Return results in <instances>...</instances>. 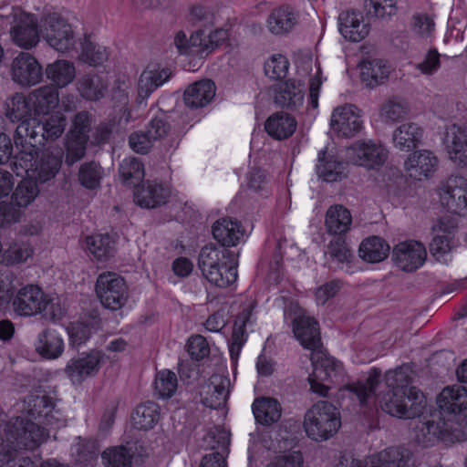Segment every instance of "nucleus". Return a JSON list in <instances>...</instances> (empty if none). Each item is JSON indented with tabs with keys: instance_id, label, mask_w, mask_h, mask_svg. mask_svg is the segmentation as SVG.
<instances>
[{
	"instance_id": "1",
	"label": "nucleus",
	"mask_w": 467,
	"mask_h": 467,
	"mask_svg": "<svg viewBox=\"0 0 467 467\" xmlns=\"http://www.w3.org/2000/svg\"><path fill=\"white\" fill-rule=\"evenodd\" d=\"M0 413V467H36L30 457L17 448L33 450L43 443L48 433L35 422L16 417L6 421Z\"/></svg>"
},
{
	"instance_id": "2",
	"label": "nucleus",
	"mask_w": 467,
	"mask_h": 467,
	"mask_svg": "<svg viewBox=\"0 0 467 467\" xmlns=\"http://www.w3.org/2000/svg\"><path fill=\"white\" fill-rule=\"evenodd\" d=\"M66 126V117L58 112L42 120L30 119L21 122L14 135L15 146L19 150L16 157V166L20 165L28 174L34 176L36 163L39 162L38 148L61 137Z\"/></svg>"
},
{
	"instance_id": "3",
	"label": "nucleus",
	"mask_w": 467,
	"mask_h": 467,
	"mask_svg": "<svg viewBox=\"0 0 467 467\" xmlns=\"http://www.w3.org/2000/svg\"><path fill=\"white\" fill-rule=\"evenodd\" d=\"M410 381L407 368L400 367L387 371L385 383L389 390L377 397L383 411L406 419L415 418L422 413L426 403L425 397L417 388L410 387Z\"/></svg>"
},
{
	"instance_id": "4",
	"label": "nucleus",
	"mask_w": 467,
	"mask_h": 467,
	"mask_svg": "<svg viewBox=\"0 0 467 467\" xmlns=\"http://www.w3.org/2000/svg\"><path fill=\"white\" fill-rule=\"evenodd\" d=\"M230 252L208 244L202 248L198 257V266L202 276L216 287L224 288L237 279L236 266L227 264Z\"/></svg>"
},
{
	"instance_id": "5",
	"label": "nucleus",
	"mask_w": 467,
	"mask_h": 467,
	"mask_svg": "<svg viewBox=\"0 0 467 467\" xmlns=\"http://www.w3.org/2000/svg\"><path fill=\"white\" fill-rule=\"evenodd\" d=\"M341 426L338 409L328 401H318L304 416L303 427L306 436L316 441L333 437Z\"/></svg>"
},
{
	"instance_id": "6",
	"label": "nucleus",
	"mask_w": 467,
	"mask_h": 467,
	"mask_svg": "<svg viewBox=\"0 0 467 467\" xmlns=\"http://www.w3.org/2000/svg\"><path fill=\"white\" fill-rule=\"evenodd\" d=\"M39 32L44 40L59 53L68 54L77 50L78 40L76 33L59 13L45 15L39 22Z\"/></svg>"
},
{
	"instance_id": "7",
	"label": "nucleus",
	"mask_w": 467,
	"mask_h": 467,
	"mask_svg": "<svg viewBox=\"0 0 467 467\" xmlns=\"http://www.w3.org/2000/svg\"><path fill=\"white\" fill-rule=\"evenodd\" d=\"M15 165V171L16 175L22 176L23 173L26 175V178L22 180L12 195L14 203L20 207L28 206L38 195L39 189L36 184V181L45 182L54 178L58 170V161L52 159L47 162L43 161L36 163V170L34 171L35 175L28 174L20 165Z\"/></svg>"
},
{
	"instance_id": "8",
	"label": "nucleus",
	"mask_w": 467,
	"mask_h": 467,
	"mask_svg": "<svg viewBox=\"0 0 467 467\" xmlns=\"http://www.w3.org/2000/svg\"><path fill=\"white\" fill-rule=\"evenodd\" d=\"M389 156L388 149L374 140H359L346 150L347 160L368 170L381 167Z\"/></svg>"
},
{
	"instance_id": "9",
	"label": "nucleus",
	"mask_w": 467,
	"mask_h": 467,
	"mask_svg": "<svg viewBox=\"0 0 467 467\" xmlns=\"http://www.w3.org/2000/svg\"><path fill=\"white\" fill-rule=\"evenodd\" d=\"M91 123L92 116L88 112L76 114L66 140L65 161L67 165H73L85 156Z\"/></svg>"
},
{
	"instance_id": "10",
	"label": "nucleus",
	"mask_w": 467,
	"mask_h": 467,
	"mask_svg": "<svg viewBox=\"0 0 467 467\" xmlns=\"http://www.w3.org/2000/svg\"><path fill=\"white\" fill-rule=\"evenodd\" d=\"M440 204L449 213L467 214V179L451 176L440 182L437 188Z\"/></svg>"
},
{
	"instance_id": "11",
	"label": "nucleus",
	"mask_w": 467,
	"mask_h": 467,
	"mask_svg": "<svg viewBox=\"0 0 467 467\" xmlns=\"http://www.w3.org/2000/svg\"><path fill=\"white\" fill-rule=\"evenodd\" d=\"M96 293L101 304L110 310L121 308L128 299L124 279L113 272H105L98 276Z\"/></svg>"
},
{
	"instance_id": "12",
	"label": "nucleus",
	"mask_w": 467,
	"mask_h": 467,
	"mask_svg": "<svg viewBox=\"0 0 467 467\" xmlns=\"http://www.w3.org/2000/svg\"><path fill=\"white\" fill-rule=\"evenodd\" d=\"M14 25L10 30L13 42L25 49L36 47L39 42V24L34 15L26 13L20 8L12 9Z\"/></svg>"
},
{
	"instance_id": "13",
	"label": "nucleus",
	"mask_w": 467,
	"mask_h": 467,
	"mask_svg": "<svg viewBox=\"0 0 467 467\" xmlns=\"http://www.w3.org/2000/svg\"><path fill=\"white\" fill-rule=\"evenodd\" d=\"M105 355L100 350H91L68 360L65 373L74 384H80L86 379L98 374L104 363Z\"/></svg>"
},
{
	"instance_id": "14",
	"label": "nucleus",
	"mask_w": 467,
	"mask_h": 467,
	"mask_svg": "<svg viewBox=\"0 0 467 467\" xmlns=\"http://www.w3.org/2000/svg\"><path fill=\"white\" fill-rule=\"evenodd\" d=\"M11 78L21 87H32L42 80L43 69L36 58L27 52H20L10 67Z\"/></svg>"
},
{
	"instance_id": "15",
	"label": "nucleus",
	"mask_w": 467,
	"mask_h": 467,
	"mask_svg": "<svg viewBox=\"0 0 467 467\" xmlns=\"http://www.w3.org/2000/svg\"><path fill=\"white\" fill-rule=\"evenodd\" d=\"M313 364V371L308 377V382L312 392L319 396L327 397L336 379L342 371V364L331 358H326L320 362Z\"/></svg>"
},
{
	"instance_id": "16",
	"label": "nucleus",
	"mask_w": 467,
	"mask_h": 467,
	"mask_svg": "<svg viewBox=\"0 0 467 467\" xmlns=\"http://www.w3.org/2000/svg\"><path fill=\"white\" fill-rule=\"evenodd\" d=\"M427 256L425 246L417 241L409 240L396 244L392 251L395 265L405 272H413L423 265Z\"/></svg>"
},
{
	"instance_id": "17",
	"label": "nucleus",
	"mask_w": 467,
	"mask_h": 467,
	"mask_svg": "<svg viewBox=\"0 0 467 467\" xmlns=\"http://www.w3.org/2000/svg\"><path fill=\"white\" fill-rule=\"evenodd\" d=\"M380 375L379 369L372 368L365 381L358 380L340 388L337 391V399L342 400L348 399L360 406L367 405L374 397Z\"/></svg>"
},
{
	"instance_id": "18",
	"label": "nucleus",
	"mask_w": 467,
	"mask_h": 467,
	"mask_svg": "<svg viewBox=\"0 0 467 467\" xmlns=\"http://www.w3.org/2000/svg\"><path fill=\"white\" fill-rule=\"evenodd\" d=\"M438 157L429 150H418L410 153L404 161L408 176L415 181L431 178L438 168Z\"/></svg>"
},
{
	"instance_id": "19",
	"label": "nucleus",
	"mask_w": 467,
	"mask_h": 467,
	"mask_svg": "<svg viewBox=\"0 0 467 467\" xmlns=\"http://www.w3.org/2000/svg\"><path fill=\"white\" fill-rule=\"evenodd\" d=\"M45 294L36 285H26L21 287L12 300L14 312L20 317H33L41 314Z\"/></svg>"
},
{
	"instance_id": "20",
	"label": "nucleus",
	"mask_w": 467,
	"mask_h": 467,
	"mask_svg": "<svg viewBox=\"0 0 467 467\" xmlns=\"http://www.w3.org/2000/svg\"><path fill=\"white\" fill-rule=\"evenodd\" d=\"M360 111L352 104L337 107L330 119L331 129L344 137H352L362 129Z\"/></svg>"
},
{
	"instance_id": "21",
	"label": "nucleus",
	"mask_w": 467,
	"mask_h": 467,
	"mask_svg": "<svg viewBox=\"0 0 467 467\" xmlns=\"http://www.w3.org/2000/svg\"><path fill=\"white\" fill-rule=\"evenodd\" d=\"M450 431L448 422L441 418L438 420H416L411 429V439L422 447L434 445L443 440Z\"/></svg>"
},
{
	"instance_id": "22",
	"label": "nucleus",
	"mask_w": 467,
	"mask_h": 467,
	"mask_svg": "<svg viewBox=\"0 0 467 467\" xmlns=\"http://www.w3.org/2000/svg\"><path fill=\"white\" fill-rule=\"evenodd\" d=\"M455 228V222L450 218L443 217L439 221L437 234L430 244V252L437 261L443 264H448L450 261V254L454 246Z\"/></svg>"
},
{
	"instance_id": "23",
	"label": "nucleus",
	"mask_w": 467,
	"mask_h": 467,
	"mask_svg": "<svg viewBox=\"0 0 467 467\" xmlns=\"http://www.w3.org/2000/svg\"><path fill=\"white\" fill-rule=\"evenodd\" d=\"M229 393V378L220 374H213L201 387V401L206 407L218 409L225 404Z\"/></svg>"
},
{
	"instance_id": "24",
	"label": "nucleus",
	"mask_w": 467,
	"mask_h": 467,
	"mask_svg": "<svg viewBox=\"0 0 467 467\" xmlns=\"http://www.w3.org/2000/svg\"><path fill=\"white\" fill-rule=\"evenodd\" d=\"M254 304L245 306L236 317L234 324L232 337L229 342V352L233 362L239 358L242 348L247 339V328L255 322L254 316Z\"/></svg>"
},
{
	"instance_id": "25",
	"label": "nucleus",
	"mask_w": 467,
	"mask_h": 467,
	"mask_svg": "<svg viewBox=\"0 0 467 467\" xmlns=\"http://www.w3.org/2000/svg\"><path fill=\"white\" fill-rule=\"evenodd\" d=\"M443 145L453 163L462 167L467 166V133L463 128L455 124L447 127Z\"/></svg>"
},
{
	"instance_id": "26",
	"label": "nucleus",
	"mask_w": 467,
	"mask_h": 467,
	"mask_svg": "<svg viewBox=\"0 0 467 467\" xmlns=\"http://www.w3.org/2000/svg\"><path fill=\"white\" fill-rule=\"evenodd\" d=\"M171 77V72L167 68H161L156 66L146 67L140 74L138 81V96L136 103L146 105L147 99L161 85H163Z\"/></svg>"
},
{
	"instance_id": "27",
	"label": "nucleus",
	"mask_w": 467,
	"mask_h": 467,
	"mask_svg": "<svg viewBox=\"0 0 467 467\" xmlns=\"http://www.w3.org/2000/svg\"><path fill=\"white\" fill-rule=\"evenodd\" d=\"M227 37V31L215 29L207 31L200 29L190 36V55L204 57L214 50Z\"/></svg>"
},
{
	"instance_id": "28",
	"label": "nucleus",
	"mask_w": 467,
	"mask_h": 467,
	"mask_svg": "<svg viewBox=\"0 0 467 467\" xmlns=\"http://www.w3.org/2000/svg\"><path fill=\"white\" fill-rule=\"evenodd\" d=\"M296 338L306 349L316 350L321 343L319 327L317 320L309 316H298L293 323Z\"/></svg>"
},
{
	"instance_id": "29",
	"label": "nucleus",
	"mask_w": 467,
	"mask_h": 467,
	"mask_svg": "<svg viewBox=\"0 0 467 467\" xmlns=\"http://www.w3.org/2000/svg\"><path fill=\"white\" fill-rule=\"evenodd\" d=\"M337 21L340 34L348 41L359 42L368 34V26L364 23L363 16L359 12L343 11Z\"/></svg>"
},
{
	"instance_id": "30",
	"label": "nucleus",
	"mask_w": 467,
	"mask_h": 467,
	"mask_svg": "<svg viewBox=\"0 0 467 467\" xmlns=\"http://www.w3.org/2000/svg\"><path fill=\"white\" fill-rule=\"evenodd\" d=\"M213 235L223 246L231 247L242 241L244 232L239 221L225 217L213 223Z\"/></svg>"
},
{
	"instance_id": "31",
	"label": "nucleus",
	"mask_w": 467,
	"mask_h": 467,
	"mask_svg": "<svg viewBox=\"0 0 467 467\" xmlns=\"http://www.w3.org/2000/svg\"><path fill=\"white\" fill-rule=\"evenodd\" d=\"M424 136L423 129L414 122H407L400 125L392 134L394 147L408 152L417 148L422 141Z\"/></svg>"
},
{
	"instance_id": "32",
	"label": "nucleus",
	"mask_w": 467,
	"mask_h": 467,
	"mask_svg": "<svg viewBox=\"0 0 467 467\" xmlns=\"http://www.w3.org/2000/svg\"><path fill=\"white\" fill-rule=\"evenodd\" d=\"M368 467H412L410 452L403 448L389 447L371 455Z\"/></svg>"
},
{
	"instance_id": "33",
	"label": "nucleus",
	"mask_w": 467,
	"mask_h": 467,
	"mask_svg": "<svg viewBox=\"0 0 467 467\" xmlns=\"http://www.w3.org/2000/svg\"><path fill=\"white\" fill-rule=\"evenodd\" d=\"M359 68L361 80L369 88L383 84L390 74L389 65L381 58H365Z\"/></svg>"
},
{
	"instance_id": "34",
	"label": "nucleus",
	"mask_w": 467,
	"mask_h": 467,
	"mask_svg": "<svg viewBox=\"0 0 467 467\" xmlns=\"http://www.w3.org/2000/svg\"><path fill=\"white\" fill-rule=\"evenodd\" d=\"M215 90L216 87L212 80L196 81L184 91V102L191 109L203 108L213 100Z\"/></svg>"
},
{
	"instance_id": "35",
	"label": "nucleus",
	"mask_w": 467,
	"mask_h": 467,
	"mask_svg": "<svg viewBox=\"0 0 467 467\" xmlns=\"http://www.w3.org/2000/svg\"><path fill=\"white\" fill-rule=\"evenodd\" d=\"M170 190L162 184L147 182L134 193L135 202L140 207L155 208L167 202Z\"/></svg>"
},
{
	"instance_id": "36",
	"label": "nucleus",
	"mask_w": 467,
	"mask_h": 467,
	"mask_svg": "<svg viewBox=\"0 0 467 467\" xmlns=\"http://www.w3.org/2000/svg\"><path fill=\"white\" fill-rule=\"evenodd\" d=\"M34 115H47L59 103L58 89L51 84L39 87L29 93Z\"/></svg>"
},
{
	"instance_id": "37",
	"label": "nucleus",
	"mask_w": 467,
	"mask_h": 467,
	"mask_svg": "<svg viewBox=\"0 0 467 467\" xmlns=\"http://www.w3.org/2000/svg\"><path fill=\"white\" fill-rule=\"evenodd\" d=\"M35 348L43 358L55 359L62 355L65 345L62 336L57 330L47 328L37 335Z\"/></svg>"
},
{
	"instance_id": "38",
	"label": "nucleus",
	"mask_w": 467,
	"mask_h": 467,
	"mask_svg": "<svg viewBox=\"0 0 467 467\" xmlns=\"http://www.w3.org/2000/svg\"><path fill=\"white\" fill-rule=\"evenodd\" d=\"M298 15L290 5L274 9L267 19L268 30L277 36L290 32L297 24Z\"/></svg>"
},
{
	"instance_id": "39",
	"label": "nucleus",
	"mask_w": 467,
	"mask_h": 467,
	"mask_svg": "<svg viewBox=\"0 0 467 467\" xmlns=\"http://www.w3.org/2000/svg\"><path fill=\"white\" fill-rule=\"evenodd\" d=\"M47 78L57 89L71 84L76 78L75 64L67 59H57L47 65L45 68Z\"/></svg>"
},
{
	"instance_id": "40",
	"label": "nucleus",
	"mask_w": 467,
	"mask_h": 467,
	"mask_svg": "<svg viewBox=\"0 0 467 467\" xmlns=\"http://www.w3.org/2000/svg\"><path fill=\"white\" fill-rule=\"evenodd\" d=\"M437 404L444 412L462 411L467 409V389L459 385L444 388L438 396Z\"/></svg>"
},
{
	"instance_id": "41",
	"label": "nucleus",
	"mask_w": 467,
	"mask_h": 467,
	"mask_svg": "<svg viewBox=\"0 0 467 467\" xmlns=\"http://www.w3.org/2000/svg\"><path fill=\"white\" fill-rule=\"evenodd\" d=\"M296 119L285 112L272 114L265 123L266 133L275 140H285L291 137L296 130Z\"/></svg>"
},
{
	"instance_id": "42",
	"label": "nucleus",
	"mask_w": 467,
	"mask_h": 467,
	"mask_svg": "<svg viewBox=\"0 0 467 467\" xmlns=\"http://www.w3.org/2000/svg\"><path fill=\"white\" fill-rule=\"evenodd\" d=\"M351 224V213L345 206L335 204L327 210L325 226L329 234H345L350 230Z\"/></svg>"
},
{
	"instance_id": "43",
	"label": "nucleus",
	"mask_w": 467,
	"mask_h": 467,
	"mask_svg": "<svg viewBox=\"0 0 467 467\" xmlns=\"http://www.w3.org/2000/svg\"><path fill=\"white\" fill-rule=\"evenodd\" d=\"M255 420L265 426L277 422L282 415L280 403L274 398L261 397L254 400L252 405Z\"/></svg>"
},
{
	"instance_id": "44",
	"label": "nucleus",
	"mask_w": 467,
	"mask_h": 467,
	"mask_svg": "<svg viewBox=\"0 0 467 467\" xmlns=\"http://www.w3.org/2000/svg\"><path fill=\"white\" fill-rule=\"evenodd\" d=\"M85 246L90 255L101 262L112 257L115 252V242L108 234H95L87 236Z\"/></svg>"
},
{
	"instance_id": "45",
	"label": "nucleus",
	"mask_w": 467,
	"mask_h": 467,
	"mask_svg": "<svg viewBox=\"0 0 467 467\" xmlns=\"http://www.w3.org/2000/svg\"><path fill=\"white\" fill-rule=\"evenodd\" d=\"M33 114L34 109L29 99V94L26 96L17 92L6 99L5 116L11 121H28Z\"/></svg>"
},
{
	"instance_id": "46",
	"label": "nucleus",
	"mask_w": 467,
	"mask_h": 467,
	"mask_svg": "<svg viewBox=\"0 0 467 467\" xmlns=\"http://www.w3.org/2000/svg\"><path fill=\"white\" fill-rule=\"evenodd\" d=\"M345 166L334 157H327V151L322 150L318 152L317 174L327 182L340 181L345 177Z\"/></svg>"
},
{
	"instance_id": "47",
	"label": "nucleus",
	"mask_w": 467,
	"mask_h": 467,
	"mask_svg": "<svg viewBox=\"0 0 467 467\" xmlns=\"http://www.w3.org/2000/svg\"><path fill=\"white\" fill-rule=\"evenodd\" d=\"M275 101L282 108L296 109L303 105V89L300 85H296L294 81H286L279 86L275 96Z\"/></svg>"
},
{
	"instance_id": "48",
	"label": "nucleus",
	"mask_w": 467,
	"mask_h": 467,
	"mask_svg": "<svg viewBox=\"0 0 467 467\" xmlns=\"http://www.w3.org/2000/svg\"><path fill=\"white\" fill-rule=\"evenodd\" d=\"M389 252V244L378 236H370L363 240L358 248L360 258L368 263L383 261L388 256Z\"/></svg>"
},
{
	"instance_id": "49",
	"label": "nucleus",
	"mask_w": 467,
	"mask_h": 467,
	"mask_svg": "<svg viewBox=\"0 0 467 467\" xmlns=\"http://www.w3.org/2000/svg\"><path fill=\"white\" fill-rule=\"evenodd\" d=\"M100 328V318L91 316L83 320L72 323L67 330L74 345L84 344L89 337Z\"/></svg>"
},
{
	"instance_id": "50",
	"label": "nucleus",
	"mask_w": 467,
	"mask_h": 467,
	"mask_svg": "<svg viewBox=\"0 0 467 467\" xmlns=\"http://www.w3.org/2000/svg\"><path fill=\"white\" fill-rule=\"evenodd\" d=\"M80 52L78 60L88 64L89 66H99L103 64L109 57V52L105 47L94 43L90 36H85L83 41L79 39Z\"/></svg>"
},
{
	"instance_id": "51",
	"label": "nucleus",
	"mask_w": 467,
	"mask_h": 467,
	"mask_svg": "<svg viewBox=\"0 0 467 467\" xmlns=\"http://www.w3.org/2000/svg\"><path fill=\"white\" fill-rule=\"evenodd\" d=\"M160 419L159 405L153 401H148L139 405L133 415L134 426L140 430L152 429Z\"/></svg>"
},
{
	"instance_id": "52",
	"label": "nucleus",
	"mask_w": 467,
	"mask_h": 467,
	"mask_svg": "<svg viewBox=\"0 0 467 467\" xmlns=\"http://www.w3.org/2000/svg\"><path fill=\"white\" fill-rule=\"evenodd\" d=\"M105 83L99 76H84L78 82L80 95L89 100H98L104 95Z\"/></svg>"
},
{
	"instance_id": "53",
	"label": "nucleus",
	"mask_w": 467,
	"mask_h": 467,
	"mask_svg": "<svg viewBox=\"0 0 467 467\" xmlns=\"http://www.w3.org/2000/svg\"><path fill=\"white\" fill-rule=\"evenodd\" d=\"M408 113L407 103L400 98H389L380 106L379 115L386 121H398L406 117Z\"/></svg>"
},
{
	"instance_id": "54",
	"label": "nucleus",
	"mask_w": 467,
	"mask_h": 467,
	"mask_svg": "<svg viewBox=\"0 0 467 467\" xmlns=\"http://www.w3.org/2000/svg\"><path fill=\"white\" fill-rule=\"evenodd\" d=\"M119 174L124 182L129 185H136L144 177V168L139 159L126 158L120 163Z\"/></svg>"
},
{
	"instance_id": "55",
	"label": "nucleus",
	"mask_w": 467,
	"mask_h": 467,
	"mask_svg": "<svg viewBox=\"0 0 467 467\" xmlns=\"http://www.w3.org/2000/svg\"><path fill=\"white\" fill-rule=\"evenodd\" d=\"M103 170L95 161L83 163L78 171V181L87 189H96L99 186Z\"/></svg>"
},
{
	"instance_id": "56",
	"label": "nucleus",
	"mask_w": 467,
	"mask_h": 467,
	"mask_svg": "<svg viewBox=\"0 0 467 467\" xmlns=\"http://www.w3.org/2000/svg\"><path fill=\"white\" fill-rule=\"evenodd\" d=\"M131 454L125 446L111 447L104 451L102 459L107 467H131Z\"/></svg>"
},
{
	"instance_id": "57",
	"label": "nucleus",
	"mask_w": 467,
	"mask_h": 467,
	"mask_svg": "<svg viewBox=\"0 0 467 467\" xmlns=\"http://www.w3.org/2000/svg\"><path fill=\"white\" fill-rule=\"evenodd\" d=\"M178 380L174 372L161 370L157 373L154 387L161 398L171 397L177 389Z\"/></svg>"
},
{
	"instance_id": "58",
	"label": "nucleus",
	"mask_w": 467,
	"mask_h": 467,
	"mask_svg": "<svg viewBox=\"0 0 467 467\" xmlns=\"http://www.w3.org/2000/svg\"><path fill=\"white\" fill-rule=\"evenodd\" d=\"M33 254V249L27 243L14 242L1 255L7 265L19 264L26 261Z\"/></svg>"
},
{
	"instance_id": "59",
	"label": "nucleus",
	"mask_w": 467,
	"mask_h": 467,
	"mask_svg": "<svg viewBox=\"0 0 467 467\" xmlns=\"http://www.w3.org/2000/svg\"><path fill=\"white\" fill-rule=\"evenodd\" d=\"M289 67L287 58L280 54L273 55L265 63V73L271 79H281L286 77Z\"/></svg>"
},
{
	"instance_id": "60",
	"label": "nucleus",
	"mask_w": 467,
	"mask_h": 467,
	"mask_svg": "<svg viewBox=\"0 0 467 467\" xmlns=\"http://www.w3.org/2000/svg\"><path fill=\"white\" fill-rule=\"evenodd\" d=\"M411 30L420 37L427 38L435 31L433 17L426 13H416L411 17Z\"/></svg>"
},
{
	"instance_id": "61",
	"label": "nucleus",
	"mask_w": 467,
	"mask_h": 467,
	"mask_svg": "<svg viewBox=\"0 0 467 467\" xmlns=\"http://www.w3.org/2000/svg\"><path fill=\"white\" fill-rule=\"evenodd\" d=\"M326 254L339 263H348L353 257L350 248L342 237L332 239L327 246Z\"/></svg>"
},
{
	"instance_id": "62",
	"label": "nucleus",
	"mask_w": 467,
	"mask_h": 467,
	"mask_svg": "<svg viewBox=\"0 0 467 467\" xmlns=\"http://www.w3.org/2000/svg\"><path fill=\"white\" fill-rule=\"evenodd\" d=\"M186 350L192 359L199 361L208 357L210 347L205 337L194 335L189 337L186 343Z\"/></svg>"
},
{
	"instance_id": "63",
	"label": "nucleus",
	"mask_w": 467,
	"mask_h": 467,
	"mask_svg": "<svg viewBox=\"0 0 467 467\" xmlns=\"http://www.w3.org/2000/svg\"><path fill=\"white\" fill-rule=\"evenodd\" d=\"M44 301V306L41 307V314H43L47 318L57 321L64 317L66 310L59 297H53L45 294Z\"/></svg>"
},
{
	"instance_id": "64",
	"label": "nucleus",
	"mask_w": 467,
	"mask_h": 467,
	"mask_svg": "<svg viewBox=\"0 0 467 467\" xmlns=\"http://www.w3.org/2000/svg\"><path fill=\"white\" fill-rule=\"evenodd\" d=\"M440 66V54L436 49H430L415 67L424 75H432L437 72Z\"/></svg>"
}]
</instances>
